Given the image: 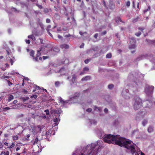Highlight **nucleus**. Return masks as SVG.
<instances>
[{
	"label": "nucleus",
	"instance_id": "f257e3e1",
	"mask_svg": "<svg viewBox=\"0 0 155 155\" xmlns=\"http://www.w3.org/2000/svg\"><path fill=\"white\" fill-rule=\"evenodd\" d=\"M103 140L105 142L108 143H115L120 147L123 146L127 149L130 150V152L132 154L135 152V145H128L133 143L132 141L130 140H126L125 139L118 135L105 134L103 137Z\"/></svg>",
	"mask_w": 155,
	"mask_h": 155
},
{
	"label": "nucleus",
	"instance_id": "f03ea898",
	"mask_svg": "<svg viewBox=\"0 0 155 155\" xmlns=\"http://www.w3.org/2000/svg\"><path fill=\"white\" fill-rule=\"evenodd\" d=\"M154 88V87L153 86L148 84L146 85L145 89V93L148 96H152L153 94Z\"/></svg>",
	"mask_w": 155,
	"mask_h": 155
},
{
	"label": "nucleus",
	"instance_id": "7ed1b4c3",
	"mask_svg": "<svg viewBox=\"0 0 155 155\" xmlns=\"http://www.w3.org/2000/svg\"><path fill=\"white\" fill-rule=\"evenodd\" d=\"M142 106V100L138 97H136L134 105V107L135 110L140 109Z\"/></svg>",
	"mask_w": 155,
	"mask_h": 155
},
{
	"label": "nucleus",
	"instance_id": "20e7f679",
	"mask_svg": "<svg viewBox=\"0 0 155 155\" xmlns=\"http://www.w3.org/2000/svg\"><path fill=\"white\" fill-rule=\"evenodd\" d=\"M101 147L102 146H99L98 147V149L96 151L94 150L95 149L94 147L91 148V149L88 151L87 154V155H94L96 154L97 153L98 150L101 149Z\"/></svg>",
	"mask_w": 155,
	"mask_h": 155
},
{
	"label": "nucleus",
	"instance_id": "39448f33",
	"mask_svg": "<svg viewBox=\"0 0 155 155\" xmlns=\"http://www.w3.org/2000/svg\"><path fill=\"white\" fill-rule=\"evenodd\" d=\"M130 45L129 46V48L130 49H134L136 47L135 45L136 40L134 38H131L130 42Z\"/></svg>",
	"mask_w": 155,
	"mask_h": 155
},
{
	"label": "nucleus",
	"instance_id": "423d86ee",
	"mask_svg": "<svg viewBox=\"0 0 155 155\" xmlns=\"http://www.w3.org/2000/svg\"><path fill=\"white\" fill-rule=\"evenodd\" d=\"M60 47L62 49H68L69 48L68 45L65 44H63L60 45Z\"/></svg>",
	"mask_w": 155,
	"mask_h": 155
},
{
	"label": "nucleus",
	"instance_id": "0eeeda50",
	"mask_svg": "<svg viewBox=\"0 0 155 155\" xmlns=\"http://www.w3.org/2000/svg\"><path fill=\"white\" fill-rule=\"evenodd\" d=\"M91 79V77L89 76H86L84 78H83L81 79L82 81H87L88 80H89Z\"/></svg>",
	"mask_w": 155,
	"mask_h": 155
},
{
	"label": "nucleus",
	"instance_id": "6e6552de",
	"mask_svg": "<svg viewBox=\"0 0 155 155\" xmlns=\"http://www.w3.org/2000/svg\"><path fill=\"white\" fill-rule=\"evenodd\" d=\"M28 38L31 39L35 41V38L34 35H29L28 36Z\"/></svg>",
	"mask_w": 155,
	"mask_h": 155
},
{
	"label": "nucleus",
	"instance_id": "1a4fd4ad",
	"mask_svg": "<svg viewBox=\"0 0 155 155\" xmlns=\"http://www.w3.org/2000/svg\"><path fill=\"white\" fill-rule=\"evenodd\" d=\"M14 98V96L12 95H10L8 97V102L11 101Z\"/></svg>",
	"mask_w": 155,
	"mask_h": 155
},
{
	"label": "nucleus",
	"instance_id": "9d476101",
	"mask_svg": "<svg viewBox=\"0 0 155 155\" xmlns=\"http://www.w3.org/2000/svg\"><path fill=\"white\" fill-rule=\"evenodd\" d=\"M12 138L14 140H18V136L17 135L13 136Z\"/></svg>",
	"mask_w": 155,
	"mask_h": 155
},
{
	"label": "nucleus",
	"instance_id": "9b49d317",
	"mask_svg": "<svg viewBox=\"0 0 155 155\" xmlns=\"http://www.w3.org/2000/svg\"><path fill=\"white\" fill-rule=\"evenodd\" d=\"M153 131V129L152 127H149L148 129V131L149 133L151 132H152Z\"/></svg>",
	"mask_w": 155,
	"mask_h": 155
},
{
	"label": "nucleus",
	"instance_id": "f8f14e48",
	"mask_svg": "<svg viewBox=\"0 0 155 155\" xmlns=\"http://www.w3.org/2000/svg\"><path fill=\"white\" fill-rule=\"evenodd\" d=\"M112 57L111 54L110 53L107 54L106 55V58H110Z\"/></svg>",
	"mask_w": 155,
	"mask_h": 155
},
{
	"label": "nucleus",
	"instance_id": "ddd939ff",
	"mask_svg": "<svg viewBox=\"0 0 155 155\" xmlns=\"http://www.w3.org/2000/svg\"><path fill=\"white\" fill-rule=\"evenodd\" d=\"M34 54H35V52L33 50L31 51H30V55L33 57H34Z\"/></svg>",
	"mask_w": 155,
	"mask_h": 155
},
{
	"label": "nucleus",
	"instance_id": "4468645a",
	"mask_svg": "<svg viewBox=\"0 0 155 155\" xmlns=\"http://www.w3.org/2000/svg\"><path fill=\"white\" fill-rule=\"evenodd\" d=\"M41 51V49L40 50H38L37 53V55H36V57H38L41 55V54L40 53V52Z\"/></svg>",
	"mask_w": 155,
	"mask_h": 155
},
{
	"label": "nucleus",
	"instance_id": "2eb2a0df",
	"mask_svg": "<svg viewBox=\"0 0 155 155\" xmlns=\"http://www.w3.org/2000/svg\"><path fill=\"white\" fill-rule=\"evenodd\" d=\"M147 121L146 120H144L142 122V124L143 126H145V125L147 123Z\"/></svg>",
	"mask_w": 155,
	"mask_h": 155
},
{
	"label": "nucleus",
	"instance_id": "dca6fc26",
	"mask_svg": "<svg viewBox=\"0 0 155 155\" xmlns=\"http://www.w3.org/2000/svg\"><path fill=\"white\" fill-rule=\"evenodd\" d=\"M54 113L58 114H60L61 113V112H59V110L58 109L54 110Z\"/></svg>",
	"mask_w": 155,
	"mask_h": 155
},
{
	"label": "nucleus",
	"instance_id": "f3484780",
	"mask_svg": "<svg viewBox=\"0 0 155 155\" xmlns=\"http://www.w3.org/2000/svg\"><path fill=\"white\" fill-rule=\"evenodd\" d=\"M43 12L45 13H48L49 12L48 9L47 8H45L44 9Z\"/></svg>",
	"mask_w": 155,
	"mask_h": 155
},
{
	"label": "nucleus",
	"instance_id": "a211bd4d",
	"mask_svg": "<svg viewBox=\"0 0 155 155\" xmlns=\"http://www.w3.org/2000/svg\"><path fill=\"white\" fill-rule=\"evenodd\" d=\"M150 7L149 6L148 7V8L147 9H145L144 11H143V12L144 13H145V12H147L148 11H149L150 10Z\"/></svg>",
	"mask_w": 155,
	"mask_h": 155
},
{
	"label": "nucleus",
	"instance_id": "6ab92c4d",
	"mask_svg": "<svg viewBox=\"0 0 155 155\" xmlns=\"http://www.w3.org/2000/svg\"><path fill=\"white\" fill-rule=\"evenodd\" d=\"M114 87V85L113 84H109L108 86V87L110 89H112Z\"/></svg>",
	"mask_w": 155,
	"mask_h": 155
},
{
	"label": "nucleus",
	"instance_id": "aec40b11",
	"mask_svg": "<svg viewBox=\"0 0 155 155\" xmlns=\"http://www.w3.org/2000/svg\"><path fill=\"white\" fill-rule=\"evenodd\" d=\"M126 5L128 7H129L130 5V2L129 1H128L127 2H126Z\"/></svg>",
	"mask_w": 155,
	"mask_h": 155
},
{
	"label": "nucleus",
	"instance_id": "412c9836",
	"mask_svg": "<svg viewBox=\"0 0 155 155\" xmlns=\"http://www.w3.org/2000/svg\"><path fill=\"white\" fill-rule=\"evenodd\" d=\"M38 97V96L36 94H34L32 96H31V97H30V98H34L35 99H36Z\"/></svg>",
	"mask_w": 155,
	"mask_h": 155
},
{
	"label": "nucleus",
	"instance_id": "4be33fe9",
	"mask_svg": "<svg viewBox=\"0 0 155 155\" xmlns=\"http://www.w3.org/2000/svg\"><path fill=\"white\" fill-rule=\"evenodd\" d=\"M138 18L137 17L135 18H134L133 20V22L134 23H135L138 21Z\"/></svg>",
	"mask_w": 155,
	"mask_h": 155
},
{
	"label": "nucleus",
	"instance_id": "5701e85b",
	"mask_svg": "<svg viewBox=\"0 0 155 155\" xmlns=\"http://www.w3.org/2000/svg\"><path fill=\"white\" fill-rule=\"evenodd\" d=\"M36 5L40 9H42L43 8V6L41 5H39L38 3L36 4Z\"/></svg>",
	"mask_w": 155,
	"mask_h": 155
},
{
	"label": "nucleus",
	"instance_id": "b1692460",
	"mask_svg": "<svg viewBox=\"0 0 155 155\" xmlns=\"http://www.w3.org/2000/svg\"><path fill=\"white\" fill-rule=\"evenodd\" d=\"M89 69L88 68H87V67H85L83 69V71H89Z\"/></svg>",
	"mask_w": 155,
	"mask_h": 155
},
{
	"label": "nucleus",
	"instance_id": "393cba45",
	"mask_svg": "<svg viewBox=\"0 0 155 155\" xmlns=\"http://www.w3.org/2000/svg\"><path fill=\"white\" fill-rule=\"evenodd\" d=\"M12 9L14 10V12H17V13H18L20 11L19 10H18L16 8H12Z\"/></svg>",
	"mask_w": 155,
	"mask_h": 155
},
{
	"label": "nucleus",
	"instance_id": "a878e982",
	"mask_svg": "<svg viewBox=\"0 0 155 155\" xmlns=\"http://www.w3.org/2000/svg\"><path fill=\"white\" fill-rule=\"evenodd\" d=\"M141 34V32L140 31H139L138 32L136 33L135 35L137 36H139Z\"/></svg>",
	"mask_w": 155,
	"mask_h": 155
},
{
	"label": "nucleus",
	"instance_id": "bb28decb",
	"mask_svg": "<svg viewBox=\"0 0 155 155\" xmlns=\"http://www.w3.org/2000/svg\"><path fill=\"white\" fill-rule=\"evenodd\" d=\"M76 79V76L74 74L72 75V80H75Z\"/></svg>",
	"mask_w": 155,
	"mask_h": 155
},
{
	"label": "nucleus",
	"instance_id": "cd10ccee",
	"mask_svg": "<svg viewBox=\"0 0 155 155\" xmlns=\"http://www.w3.org/2000/svg\"><path fill=\"white\" fill-rule=\"evenodd\" d=\"M92 111V109L91 108H88L87 109L86 111L88 112H90Z\"/></svg>",
	"mask_w": 155,
	"mask_h": 155
},
{
	"label": "nucleus",
	"instance_id": "c85d7f7f",
	"mask_svg": "<svg viewBox=\"0 0 155 155\" xmlns=\"http://www.w3.org/2000/svg\"><path fill=\"white\" fill-rule=\"evenodd\" d=\"M45 112L46 113V114L47 115H49V110L48 109L45 110Z\"/></svg>",
	"mask_w": 155,
	"mask_h": 155
},
{
	"label": "nucleus",
	"instance_id": "c756f323",
	"mask_svg": "<svg viewBox=\"0 0 155 155\" xmlns=\"http://www.w3.org/2000/svg\"><path fill=\"white\" fill-rule=\"evenodd\" d=\"M60 84V83L59 81H56L55 83V84L56 86H59Z\"/></svg>",
	"mask_w": 155,
	"mask_h": 155
},
{
	"label": "nucleus",
	"instance_id": "7c9ffc66",
	"mask_svg": "<svg viewBox=\"0 0 155 155\" xmlns=\"http://www.w3.org/2000/svg\"><path fill=\"white\" fill-rule=\"evenodd\" d=\"M38 141V138H36L34 142V144L35 143H37Z\"/></svg>",
	"mask_w": 155,
	"mask_h": 155
},
{
	"label": "nucleus",
	"instance_id": "2f4dec72",
	"mask_svg": "<svg viewBox=\"0 0 155 155\" xmlns=\"http://www.w3.org/2000/svg\"><path fill=\"white\" fill-rule=\"evenodd\" d=\"M38 57H33V59L34 60L36 61H38Z\"/></svg>",
	"mask_w": 155,
	"mask_h": 155
},
{
	"label": "nucleus",
	"instance_id": "473e14b6",
	"mask_svg": "<svg viewBox=\"0 0 155 155\" xmlns=\"http://www.w3.org/2000/svg\"><path fill=\"white\" fill-rule=\"evenodd\" d=\"M14 145H15L14 143H12L11 145L8 147V148H12L14 146Z\"/></svg>",
	"mask_w": 155,
	"mask_h": 155
},
{
	"label": "nucleus",
	"instance_id": "72a5a7b5",
	"mask_svg": "<svg viewBox=\"0 0 155 155\" xmlns=\"http://www.w3.org/2000/svg\"><path fill=\"white\" fill-rule=\"evenodd\" d=\"M51 22L49 18H47L46 19V22L47 23H49Z\"/></svg>",
	"mask_w": 155,
	"mask_h": 155
},
{
	"label": "nucleus",
	"instance_id": "f704fd0d",
	"mask_svg": "<svg viewBox=\"0 0 155 155\" xmlns=\"http://www.w3.org/2000/svg\"><path fill=\"white\" fill-rule=\"evenodd\" d=\"M98 33H96L95 34L94 36V37L96 38L97 39L98 37Z\"/></svg>",
	"mask_w": 155,
	"mask_h": 155
},
{
	"label": "nucleus",
	"instance_id": "c9c22d12",
	"mask_svg": "<svg viewBox=\"0 0 155 155\" xmlns=\"http://www.w3.org/2000/svg\"><path fill=\"white\" fill-rule=\"evenodd\" d=\"M23 92L25 94H27L28 93V91L26 90L25 89H23Z\"/></svg>",
	"mask_w": 155,
	"mask_h": 155
},
{
	"label": "nucleus",
	"instance_id": "e433bc0d",
	"mask_svg": "<svg viewBox=\"0 0 155 155\" xmlns=\"http://www.w3.org/2000/svg\"><path fill=\"white\" fill-rule=\"evenodd\" d=\"M118 20H116V22H117L118 21L119 22V21H120V22H122V20L121 19V18L120 17H118Z\"/></svg>",
	"mask_w": 155,
	"mask_h": 155
},
{
	"label": "nucleus",
	"instance_id": "4c0bfd02",
	"mask_svg": "<svg viewBox=\"0 0 155 155\" xmlns=\"http://www.w3.org/2000/svg\"><path fill=\"white\" fill-rule=\"evenodd\" d=\"M25 42L27 44H29L30 43V41L29 40H26Z\"/></svg>",
	"mask_w": 155,
	"mask_h": 155
},
{
	"label": "nucleus",
	"instance_id": "58836bf2",
	"mask_svg": "<svg viewBox=\"0 0 155 155\" xmlns=\"http://www.w3.org/2000/svg\"><path fill=\"white\" fill-rule=\"evenodd\" d=\"M10 63H11V64L12 65H13V64L14 63L12 59H10Z\"/></svg>",
	"mask_w": 155,
	"mask_h": 155
},
{
	"label": "nucleus",
	"instance_id": "ea45409f",
	"mask_svg": "<svg viewBox=\"0 0 155 155\" xmlns=\"http://www.w3.org/2000/svg\"><path fill=\"white\" fill-rule=\"evenodd\" d=\"M89 59H87L84 61V62L85 64H87L89 62Z\"/></svg>",
	"mask_w": 155,
	"mask_h": 155
},
{
	"label": "nucleus",
	"instance_id": "a19ab883",
	"mask_svg": "<svg viewBox=\"0 0 155 155\" xmlns=\"http://www.w3.org/2000/svg\"><path fill=\"white\" fill-rule=\"evenodd\" d=\"M42 58L44 60H45L47 58H48V57L47 56H43Z\"/></svg>",
	"mask_w": 155,
	"mask_h": 155
},
{
	"label": "nucleus",
	"instance_id": "79ce46f5",
	"mask_svg": "<svg viewBox=\"0 0 155 155\" xmlns=\"http://www.w3.org/2000/svg\"><path fill=\"white\" fill-rule=\"evenodd\" d=\"M53 121L54 122H57L58 121V119L57 118H56L55 119H54L53 120Z\"/></svg>",
	"mask_w": 155,
	"mask_h": 155
},
{
	"label": "nucleus",
	"instance_id": "37998d69",
	"mask_svg": "<svg viewBox=\"0 0 155 155\" xmlns=\"http://www.w3.org/2000/svg\"><path fill=\"white\" fill-rule=\"evenodd\" d=\"M60 102L62 104H64L65 103V102L63 100L61 99L60 100Z\"/></svg>",
	"mask_w": 155,
	"mask_h": 155
},
{
	"label": "nucleus",
	"instance_id": "c03bdc74",
	"mask_svg": "<svg viewBox=\"0 0 155 155\" xmlns=\"http://www.w3.org/2000/svg\"><path fill=\"white\" fill-rule=\"evenodd\" d=\"M97 109L98 110H100V109L99 107H94V110H96Z\"/></svg>",
	"mask_w": 155,
	"mask_h": 155
},
{
	"label": "nucleus",
	"instance_id": "a18cd8bd",
	"mask_svg": "<svg viewBox=\"0 0 155 155\" xmlns=\"http://www.w3.org/2000/svg\"><path fill=\"white\" fill-rule=\"evenodd\" d=\"M84 46V43H82L80 46V48H83Z\"/></svg>",
	"mask_w": 155,
	"mask_h": 155
},
{
	"label": "nucleus",
	"instance_id": "49530a36",
	"mask_svg": "<svg viewBox=\"0 0 155 155\" xmlns=\"http://www.w3.org/2000/svg\"><path fill=\"white\" fill-rule=\"evenodd\" d=\"M107 33V32L106 31H104L102 33V35H104L106 34Z\"/></svg>",
	"mask_w": 155,
	"mask_h": 155
},
{
	"label": "nucleus",
	"instance_id": "de8ad7c7",
	"mask_svg": "<svg viewBox=\"0 0 155 155\" xmlns=\"http://www.w3.org/2000/svg\"><path fill=\"white\" fill-rule=\"evenodd\" d=\"M4 109L5 110H10V107H5L4 108Z\"/></svg>",
	"mask_w": 155,
	"mask_h": 155
},
{
	"label": "nucleus",
	"instance_id": "09e8293b",
	"mask_svg": "<svg viewBox=\"0 0 155 155\" xmlns=\"http://www.w3.org/2000/svg\"><path fill=\"white\" fill-rule=\"evenodd\" d=\"M3 147V146L1 142H0V148L2 149Z\"/></svg>",
	"mask_w": 155,
	"mask_h": 155
},
{
	"label": "nucleus",
	"instance_id": "8fccbe9b",
	"mask_svg": "<svg viewBox=\"0 0 155 155\" xmlns=\"http://www.w3.org/2000/svg\"><path fill=\"white\" fill-rule=\"evenodd\" d=\"M18 102V101L17 100H16L14 101L13 102V103L14 104H16Z\"/></svg>",
	"mask_w": 155,
	"mask_h": 155
},
{
	"label": "nucleus",
	"instance_id": "3c124183",
	"mask_svg": "<svg viewBox=\"0 0 155 155\" xmlns=\"http://www.w3.org/2000/svg\"><path fill=\"white\" fill-rule=\"evenodd\" d=\"M5 155H9V153L8 151H7L5 152Z\"/></svg>",
	"mask_w": 155,
	"mask_h": 155
},
{
	"label": "nucleus",
	"instance_id": "603ef678",
	"mask_svg": "<svg viewBox=\"0 0 155 155\" xmlns=\"http://www.w3.org/2000/svg\"><path fill=\"white\" fill-rule=\"evenodd\" d=\"M104 111L105 113H107L108 112V109L107 108H105L104 110Z\"/></svg>",
	"mask_w": 155,
	"mask_h": 155
},
{
	"label": "nucleus",
	"instance_id": "864d4df0",
	"mask_svg": "<svg viewBox=\"0 0 155 155\" xmlns=\"http://www.w3.org/2000/svg\"><path fill=\"white\" fill-rule=\"evenodd\" d=\"M0 155H5V152L4 151H2Z\"/></svg>",
	"mask_w": 155,
	"mask_h": 155
},
{
	"label": "nucleus",
	"instance_id": "5fc2aeb1",
	"mask_svg": "<svg viewBox=\"0 0 155 155\" xmlns=\"http://www.w3.org/2000/svg\"><path fill=\"white\" fill-rule=\"evenodd\" d=\"M58 38L59 39H61L62 38V37L59 35H58Z\"/></svg>",
	"mask_w": 155,
	"mask_h": 155
},
{
	"label": "nucleus",
	"instance_id": "6e6d98bb",
	"mask_svg": "<svg viewBox=\"0 0 155 155\" xmlns=\"http://www.w3.org/2000/svg\"><path fill=\"white\" fill-rule=\"evenodd\" d=\"M103 3L104 6H105V7H106V5L105 2L104 0L103 1Z\"/></svg>",
	"mask_w": 155,
	"mask_h": 155
},
{
	"label": "nucleus",
	"instance_id": "4d7b16f0",
	"mask_svg": "<svg viewBox=\"0 0 155 155\" xmlns=\"http://www.w3.org/2000/svg\"><path fill=\"white\" fill-rule=\"evenodd\" d=\"M138 29L140 30H141V31H142L143 30H144V29L143 28H139Z\"/></svg>",
	"mask_w": 155,
	"mask_h": 155
},
{
	"label": "nucleus",
	"instance_id": "13d9d810",
	"mask_svg": "<svg viewBox=\"0 0 155 155\" xmlns=\"http://www.w3.org/2000/svg\"><path fill=\"white\" fill-rule=\"evenodd\" d=\"M79 34L81 35H83L84 33L81 31H80Z\"/></svg>",
	"mask_w": 155,
	"mask_h": 155
},
{
	"label": "nucleus",
	"instance_id": "bf43d9fd",
	"mask_svg": "<svg viewBox=\"0 0 155 155\" xmlns=\"http://www.w3.org/2000/svg\"><path fill=\"white\" fill-rule=\"evenodd\" d=\"M7 81H8V84L9 85L10 84H12V83H11V82H10V81L9 80H8Z\"/></svg>",
	"mask_w": 155,
	"mask_h": 155
},
{
	"label": "nucleus",
	"instance_id": "052dcab7",
	"mask_svg": "<svg viewBox=\"0 0 155 155\" xmlns=\"http://www.w3.org/2000/svg\"><path fill=\"white\" fill-rule=\"evenodd\" d=\"M4 144L6 146H8V143L6 142L4 143Z\"/></svg>",
	"mask_w": 155,
	"mask_h": 155
},
{
	"label": "nucleus",
	"instance_id": "680f3d73",
	"mask_svg": "<svg viewBox=\"0 0 155 155\" xmlns=\"http://www.w3.org/2000/svg\"><path fill=\"white\" fill-rule=\"evenodd\" d=\"M30 134H28L27 135V137L28 138H29L30 137Z\"/></svg>",
	"mask_w": 155,
	"mask_h": 155
},
{
	"label": "nucleus",
	"instance_id": "e2e57ef3",
	"mask_svg": "<svg viewBox=\"0 0 155 155\" xmlns=\"http://www.w3.org/2000/svg\"><path fill=\"white\" fill-rule=\"evenodd\" d=\"M20 150V148H19V147H17L16 148V150L17 151L18 150Z\"/></svg>",
	"mask_w": 155,
	"mask_h": 155
},
{
	"label": "nucleus",
	"instance_id": "0e129e2a",
	"mask_svg": "<svg viewBox=\"0 0 155 155\" xmlns=\"http://www.w3.org/2000/svg\"><path fill=\"white\" fill-rule=\"evenodd\" d=\"M84 74V73L83 72H81L80 73V75H82Z\"/></svg>",
	"mask_w": 155,
	"mask_h": 155
},
{
	"label": "nucleus",
	"instance_id": "69168bd1",
	"mask_svg": "<svg viewBox=\"0 0 155 155\" xmlns=\"http://www.w3.org/2000/svg\"><path fill=\"white\" fill-rule=\"evenodd\" d=\"M24 80L23 79V82H22V85L23 86L24 85V84H24Z\"/></svg>",
	"mask_w": 155,
	"mask_h": 155
},
{
	"label": "nucleus",
	"instance_id": "338daca9",
	"mask_svg": "<svg viewBox=\"0 0 155 155\" xmlns=\"http://www.w3.org/2000/svg\"><path fill=\"white\" fill-rule=\"evenodd\" d=\"M7 51V54H8V55H9V54H10V53H9V52L8 50H7V51Z\"/></svg>",
	"mask_w": 155,
	"mask_h": 155
},
{
	"label": "nucleus",
	"instance_id": "774afa93",
	"mask_svg": "<svg viewBox=\"0 0 155 155\" xmlns=\"http://www.w3.org/2000/svg\"><path fill=\"white\" fill-rule=\"evenodd\" d=\"M152 26H153V27L155 26V22H154L153 23V25Z\"/></svg>",
	"mask_w": 155,
	"mask_h": 155
}]
</instances>
